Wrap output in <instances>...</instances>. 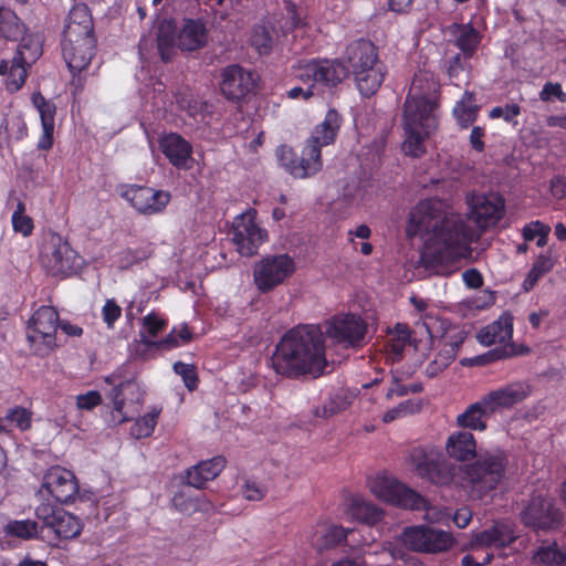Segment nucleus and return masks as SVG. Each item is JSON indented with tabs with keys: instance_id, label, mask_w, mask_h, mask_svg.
I'll return each mask as SVG.
<instances>
[{
	"instance_id": "obj_1",
	"label": "nucleus",
	"mask_w": 566,
	"mask_h": 566,
	"mask_svg": "<svg viewBox=\"0 0 566 566\" xmlns=\"http://www.w3.org/2000/svg\"><path fill=\"white\" fill-rule=\"evenodd\" d=\"M468 220L450 210L440 199H428L415 206L409 214L407 232L420 235L423 248L419 264L429 273L449 275L453 265L465 256L468 242L479 238V229L495 226L504 214V200L497 193L468 198Z\"/></svg>"
},
{
	"instance_id": "obj_2",
	"label": "nucleus",
	"mask_w": 566,
	"mask_h": 566,
	"mask_svg": "<svg viewBox=\"0 0 566 566\" xmlns=\"http://www.w3.org/2000/svg\"><path fill=\"white\" fill-rule=\"evenodd\" d=\"M273 369L287 378L325 373L324 333L317 325H302L290 329L276 345L271 357Z\"/></svg>"
},
{
	"instance_id": "obj_3",
	"label": "nucleus",
	"mask_w": 566,
	"mask_h": 566,
	"mask_svg": "<svg viewBox=\"0 0 566 566\" xmlns=\"http://www.w3.org/2000/svg\"><path fill=\"white\" fill-rule=\"evenodd\" d=\"M439 83L428 72L415 75L405 102L402 149L406 155L420 157L426 153L424 139L437 128L434 114Z\"/></svg>"
},
{
	"instance_id": "obj_4",
	"label": "nucleus",
	"mask_w": 566,
	"mask_h": 566,
	"mask_svg": "<svg viewBox=\"0 0 566 566\" xmlns=\"http://www.w3.org/2000/svg\"><path fill=\"white\" fill-rule=\"evenodd\" d=\"M339 127V114L335 109H329L324 120L315 127L300 157L285 146L277 149L280 164L295 178L315 175L323 166L321 147L334 143Z\"/></svg>"
},
{
	"instance_id": "obj_5",
	"label": "nucleus",
	"mask_w": 566,
	"mask_h": 566,
	"mask_svg": "<svg viewBox=\"0 0 566 566\" xmlns=\"http://www.w3.org/2000/svg\"><path fill=\"white\" fill-rule=\"evenodd\" d=\"M507 457L503 451L483 452L462 467L461 485L472 499L481 500L496 489L505 475Z\"/></svg>"
},
{
	"instance_id": "obj_6",
	"label": "nucleus",
	"mask_w": 566,
	"mask_h": 566,
	"mask_svg": "<svg viewBox=\"0 0 566 566\" xmlns=\"http://www.w3.org/2000/svg\"><path fill=\"white\" fill-rule=\"evenodd\" d=\"M347 74V69L338 60H313L298 67L297 76L307 87H293L289 97L304 99L322 94L321 87H333L340 83Z\"/></svg>"
},
{
	"instance_id": "obj_7",
	"label": "nucleus",
	"mask_w": 566,
	"mask_h": 566,
	"mask_svg": "<svg viewBox=\"0 0 566 566\" xmlns=\"http://www.w3.org/2000/svg\"><path fill=\"white\" fill-rule=\"evenodd\" d=\"M370 491L381 501L410 510H426V517H430L431 507L416 491L409 489L392 476L377 475L370 482Z\"/></svg>"
},
{
	"instance_id": "obj_8",
	"label": "nucleus",
	"mask_w": 566,
	"mask_h": 566,
	"mask_svg": "<svg viewBox=\"0 0 566 566\" xmlns=\"http://www.w3.org/2000/svg\"><path fill=\"white\" fill-rule=\"evenodd\" d=\"M518 516L524 526L545 533L559 528L564 520L554 500L542 494H533Z\"/></svg>"
},
{
	"instance_id": "obj_9",
	"label": "nucleus",
	"mask_w": 566,
	"mask_h": 566,
	"mask_svg": "<svg viewBox=\"0 0 566 566\" xmlns=\"http://www.w3.org/2000/svg\"><path fill=\"white\" fill-rule=\"evenodd\" d=\"M295 272V262L287 254L270 255L253 266V281L258 290L268 293Z\"/></svg>"
},
{
	"instance_id": "obj_10",
	"label": "nucleus",
	"mask_w": 566,
	"mask_h": 566,
	"mask_svg": "<svg viewBox=\"0 0 566 566\" xmlns=\"http://www.w3.org/2000/svg\"><path fill=\"white\" fill-rule=\"evenodd\" d=\"M59 314L52 306H41L29 319L27 338L38 352H51L56 346Z\"/></svg>"
},
{
	"instance_id": "obj_11",
	"label": "nucleus",
	"mask_w": 566,
	"mask_h": 566,
	"mask_svg": "<svg viewBox=\"0 0 566 566\" xmlns=\"http://www.w3.org/2000/svg\"><path fill=\"white\" fill-rule=\"evenodd\" d=\"M41 260L46 271L54 276L71 275L75 273L82 264L81 256L66 241L57 235L50 239L42 253Z\"/></svg>"
},
{
	"instance_id": "obj_12",
	"label": "nucleus",
	"mask_w": 566,
	"mask_h": 566,
	"mask_svg": "<svg viewBox=\"0 0 566 566\" xmlns=\"http://www.w3.org/2000/svg\"><path fill=\"white\" fill-rule=\"evenodd\" d=\"M367 331L366 323L355 314L334 316L328 323L325 334L338 344L359 347L364 344Z\"/></svg>"
},
{
	"instance_id": "obj_13",
	"label": "nucleus",
	"mask_w": 566,
	"mask_h": 566,
	"mask_svg": "<svg viewBox=\"0 0 566 566\" xmlns=\"http://www.w3.org/2000/svg\"><path fill=\"white\" fill-rule=\"evenodd\" d=\"M258 75L238 64L229 65L222 70L220 90L229 101H241L256 86Z\"/></svg>"
},
{
	"instance_id": "obj_14",
	"label": "nucleus",
	"mask_w": 566,
	"mask_h": 566,
	"mask_svg": "<svg viewBox=\"0 0 566 566\" xmlns=\"http://www.w3.org/2000/svg\"><path fill=\"white\" fill-rule=\"evenodd\" d=\"M109 397L114 405L112 420L115 423L130 420L132 413L138 410L137 407L143 401V392L133 380L120 382L111 391Z\"/></svg>"
},
{
	"instance_id": "obj_15",
	"label": "nucleus",
	"mask_w": 566,
	"mask_h": 566,
	"mask_svg": "<svg viewBox=\"0 0 566 566\" xmlns=\"http://www.w3.org/2000/svg\"><path fill=\"white\" fill-rule=\"evenodd\" d=\"M42 486L57 502L67 504L78 494V484L74 473L60 465L50 468L44 476Z\"/></svg>"
},
{
	"instance_id": "obj_16",
	"label": "nucleus",
	"mask_w": 566,
	"mask_h": 566,
	"mask_svg": "<svg viewBox=\"0 0 566 566\" xmlns=\"http://www.w3.org/2000/svg\"><path fill=\"white\" fill-rule=\"evenodd\" d=\"M232 241L243 256H252L265 241L266 232L259 228L251 216L241 214L233 224Z\"/></svg>"
},
{
	"instance_id": "obj_17",
	"label": "nucleus",
	"mask_w": 566,
	"mask_h": 566,
	"mask_svg": "<svg viewBox=\"0 0 566 566\" xmlns=\"http://www.w3.org/2000/svg\"><path fill=\"white\" fill-rule=\"evenodd\" d=\"M123 197L140 213L154 214L160 212L169 202L170 196L165 191H156L148 187L130 186Z\"/></svg>"
},
{
	"instance_id": "obj_18",
	"label": "nucleus",
	"mask_w": 566,
	"mask_h": 566,
	"mask_svg": "<svg viewBox=\"0 0 566 566\" xmlns=\"http://www.w3.org/2000/svg\"><path fill=\"white\" fill-rule=\"evenodd\" d=\"M531 394V386L524 381L506 385L493 390L483 397V403L488 405L493 412L497 409L511 408L522 402Z\"/></svg>"
},
{
	"instance_id": "obj_19",
	"label": "nucleus",
	"mask_w": 566,
	"mask_h": 566,
	"mask_svg": "<svg viewBox=\"0 0 566 566\" xmlns=\"http://www.w3.org/2000/svg\"><path fill=\"white\" fill-rule=\"evenodd\" d=\"M344 61L352 73L380 62L378 50L367 39H358L347 44L344 52Z\"/></svg>"
},
{
	"instance_id": "obj_20",
	"label": "nucleus",
	"mask_w": 566,
	"mask_h": 566,
	"mask_svg": "<svg viewBox=\"0 0 566 566\" xmlns=\"http://www.w3.org/2000/svg\"><path fill=\"white\" fill-rule=\"evenodd\" d=\"M163 154L169 163L177 168L190 169L192 166V147L180 135L171 133L160 139L159 143Z\"/></svg>"
},
{
	"instance_id": "obj_21",
	"label": "nucleus",
	"mask_w": 566,
	"mask_h": 566,
	"mask_svg": "<svg viewBox=\"0 0 566 566\" xmlns=\"http://www.w3.org/2000/svg\"><path fill=\"white\" fill-rule=\"evenodd\" d=\"M226 467L221 455L203 460L186 471L185 483L196 489H203L206 483L214 480Z\"/></svg>"
},
{
	"instance_id": "obj_22",
	"label": "nucleus",
	"mask_w": 566,
	"mask_h": 566,
	"mask_svg": "<svg viewBox=\"0 0 566 566\" xmlns=\"http://www.w3.org/2000/svg\"><path fill=\"white\" fill-rule=\"evenodd\" d=\"M464 337L461 333L444 335L439 339V353L436 358L428 365L427 374L430 377L446 369L457 357L458 350L462 345Z\"/></svg>"
},
{
	"instance_id": "obj_23",
	"label": "nucleus",
	"mask_w": 566,
	"mask_h": 566,
	"mask_svg": "<svg viewBox=\"0 0 566 566\" xmlns=\"http://www.w3.org/2000/svg\"><path fill=\"white\" fill-rule=\"evenodd\" d=\"M208 40L207 29L200 20H186L177 34V48L185 52H192L206 46Z\"/></svg>"
},
{
	"instance_id": "obj_24",
	"label": "nucleus",
	"mask_w": 566,
	"mask_h": 566,
	"mask_svg": "<svg viewBox=\"0 0 566 566\" xmlns=\"http://www.w3.org/2000/svg\"><path fill=\"white\" fill-rule=\"evenodd\" d=\"M64 60L72 73H80L85 70L95 54L96 40L67 45L61 43Z\"/></svg>"
},
{
	"instance_id": "obj_25",
	"label": "nucleus",
	"mask_w": 566,
	"mask_h": 566,
	"mask_svg": "<svg viewBox=\"0 0 566 566\" xmlns=\"http://www.w3.org/2000/svg\"><path fill=\"white\" fill-rule=\"evenodd\" d=\"M359 93L365 97H370L379 90L387 74L386 65L382 61L352 73Z\"/></svg>"
},
{
	"instance_id": "obj_26",
	"label": "nucleus",
	"mask_w": 566,
	"mask_h": 566,
	"mask_svg": "<svg viewBox=\"0 0 566 566\" xmlns=\"http://www.w3.org/2000/svg\"><path fill=\"white\" fill-rule=\"evenodd\" d=\"M32 103L40 113L43 134L39 140L38 148L48 150L53 145L54 116L56 107L54 103L46 101L41 93L32 95Z\"/></svg>"
},
{
	"instance_id": "obj_27",
	"label": "nucleus",
	"mask_w": 566,
	"mask_h": 566,
	"mask_svg": "<svg viewBox=\"0 0 566 566\" xmlns=\"http://www.w3.org/2000/svg\"><path fill=\"white\" fill-rule=\"evenodd\" d=\"M349 534H353V531H346L336 525L317 524L311 536V545L318 552H323L337 546Z\"/></svg>"
},
{
	"instance_id": "obj_28",
	"label": "nucleus",
	"mask_w": 566,
	"mask_h": 566,
	"mask_svg": "<svg viewBox=\"0 0 566 566\" xmlns=\"http://www.w3.org/2000/svg\"><path fill=\"white\" fill-rule=\"evenodd\" d=\"M82 524L80 520L71 513L57 510L56 518L46 531L48 539L51 535L55 539H71L81 534Z\"/></svg>"
},
{
	"instance_id": "obj_29",
	"label": "nucleus",
	"mask_w": 566,
	"mask_h": 566,
	"mask_svg": "<svg viewBox=\"0 0 566 566\" xmlns=\"http://www.w3.org/2000/svg\"><path fill=\"white\" fill-rule=\"evenodd\" d=\"M515 539L516 536L507 524L496 523L491 528L476 534L475 544L481 547L502 548Z\"/></svg>"
},
{
	"instance_id": "obj_30",
	"label": "nucleus",
	"mask_w": 566,
	"mask_h": 566,
	"mask_svg": "<svg viewBox=\"0 0 566 566\" xmlns=\"http://www.w3.org/2000/svg\"><path fill=\"white\" fill-rule=\"evenodd\" d=\"M446 32L453 36L454 44L463 54L472 56L480 42V33L471 24L452 23Z\"/></svg>"
},
{
	"instance_id": "obj_31",
	"label": "nucleus",
	"mask_w": 566,
	"mask_h": 566,
	"mask_svg": "<svg viewBox=\"0 0 566 566\" xmlns=\"http://www.w3.org/2000/svg\"><path fill=\"white\" fill-rule=\"evenodd\" d=\"M176 25L170 20H161L158 25L157 49L163 62L172 61L177 46Z\"/></svg>"
},
{
	"instance_id": "obj_32",
	"label": "nucleus",
	"mask_w": 566,
	"mask_h": 566,
	"mask_svg": "<svg viewBox=\"0 0 566 566\" xmlns=\"http://www.w3.org/2000/svg\"><path fill=\"white\" fill-rule=\"evenodd\" d=\"M513 326L509 318L499 319L480 329L478 340L486 346L505 344L512 338Z\"/></svg>"
},
{
	"instance_id": "obj_33",
	"label": "nucleus",
	"mask_w": 566,
	"mask_h": 566,
	"mask_svg": "<svg viewBox=\"0 0 566 566\" xmlns=\"http://www.w3.org/2000/svg\"><path fill=\"white\" fill-rule=\"evenodd\" d=\"M447 451L450 457L465 461L475 455L476 444L474 437L471 432L461 431L453 434L448 439Z\"/></svg>"
},
{
	"instance_id": "obj_34",
	"label": "nucleus",
	"mask_w": 566,
	"mask_h": 566,
	"mask_svg": "<svg viewBox=\"0 0 566 566\" xmlns=\"http://www.w3.org/2000/svg\"><path fill=\"white\" fill-rule=\"evenodd\" d=\"M488 405L483 403V398L469 406V408L457 418V423L462 428L472 430H484L486 428L485 418L492 415Z\"/></svg>"
},
{
	"instance_id": "obj_35",
	"label": "nucleus",
	"mask_w": 566,
	"mask_h": 566,
	"mask_svg": "<svg viewBox=\"0 0 566 566\" xmlns=\"http://www.w3.org/2000/svg\"><path fill=\"white\" fill-rule=\"evenodd\" d=\"M28 66L29 65L23 61H18L15 55L12 59L10 66L9 62L1 61L0 75L7 74L6 87L9 92H17L23 86L28 75Z\"/></svg>"
},
{
	"instance_id": "obj_36",
	"label": "nucleus",
	"mask_w": 566,
	"mask_h": 566,
	"mask_svg": "<svg viewBox=\"0 0 566 566\" xmlns=\"http://www.w3.org/2000/svg\"><path fill=\"white\" fill-rule=\"evenodd\" d=\"M94 24L86 4H75L69 12L63 33L93 32Z\"/></svg>"
},
{
	"instance_id": "obj_37",
	"label": "nucleus",
	"mask_w": 566,
	"mask_h": 566,
	"mask_svg": "<svg viewBox=\"0 0 566 566\" xmlns=\"http://www.w3.org/2000/svg\"><path fill=\"white\" fill-rule=\"evenodd\" d=\"M349 511L356 520L368 525L377 524L384 516L381 509L360 496L352 499Z\"/></svg>"
},
{
	"instance_id": "obj_38",
	"label": "nucleus",
	"mask_w": 566,
	"mask_h": 566,
	"mask_svg": "<svg viewBox=\"0 0 566 566\" xmlns=\"http://www.w3.org/2000/svg\"><path fill=\"white\" fill-rule=\"evenodd\" d=\"M25 33V27L18 15L8 8H0V38L18 41Z\"/></svg>"
},
{
	"instance_id": "obj_39",
	"label": "nucleus",
	"mask_w": 566,
	"mask_h": 566,
	"mask_svg": "<svg viewBox=\"0 0 566 566\" xmlns=\"http://www.w3.org/2000/svg\"><path fill=\"white\" fill-rule=\"evenodd\" d=\"M534 564L544 566H566V552L559 549L556 542L538 547L533 554Z\"/></svg>"
},
{
	"instance_id": "obj_40",
	"label": "nucleus",
	"mask_w": 566,
	"mask_h": 566,
	"mask_svg": "<svg viewBox=\"0 0 566 566\" xmlns=\"http://www.w3.org/2000/svg\"><path fill=\"white\" fill-rule=\"evenodd\" d=\"M471 55L463 53H457L447 61V71L449 77L454 82L457 86L467 83L469 80L470 65L468 63Z\"/></svg>"
},
{
	"instance_id": "obj_41",
	"label": "nucleus",
	"mask_w": 566,
	"mask_h": 566,
	"mask_svg": "<svg viewBox=\"0 0 566 566\" xmlns=\"http://www.w3.org/2000/svg\"><path fill=\"white\" fill-rule=\"evenodd\" d=\"M452 544L453 539L448 532L428 527L424 542V553H441L448 551Z\"/></svg>"
},
{
	"instance_id": "obj_42",
	"label": "nucleus",
	"mask_w": 566,
	"mask_h": 566,
	"mask_svg": "<svg viewBox=\"0 0 566 566\" xmlns=\"http://www.w3.org/2000/svg\"><path fill=\"white\" fill-rule=\"evenodd\" d=\"M6 533L24 541L41 537V530L35 521H11L6 526Z\"/></svg>"
},
{
	"instance_id": "obj_43",
	"label": "nucleus",
	"mask_w": 566,
	"mask_h": 566,
	"mask_svg": "<svg viewBox=\"0 0 566 566\" xmlns=\"http://www.w3.org/2000/svg\"><path fill=\"white\" fill-rule=\"evenodd\" d=\"M349 405L350 395L345 391H339L328 398V400L323 405L322 410L316 408L314 410V415L316 417L329 418L346 410Z\"/></svg>"
},
{
	"instance_id": "obj_44",
	"label": "nucleus",
	"mask_w": 566,
	"mask_h": 566,
	"mask_svg": "<svg viewBox=\"0 0 566 566\" xmlns=\"http://www.w3.org/2000/svg\"><path fill=\"white\" fill-rule=\"evenodd\" d=\"M21 44L18 48L15 56L18 61H23L28 65L34 63L42 54L41 42L38 36H24L20 38Z\"/></svg>"
},
{
	"instance_id": "obj_45",
	"label": "nucleus",
	"mask_w": 566,
	"mask_h": 566,
	"mask_svg": "<svg viewBox=\"0 0 566 566\" xmlns=\"http://www.w3.org/2000/svg\"><path fill=\"white\" fill-rule=\"evenodd\" d=\"M554 266V262L549 255L541 254L534 262L531 271L528 272L523 287L525 291L532 290L537 281Z\"/></svg>"
},
{
	"instance_id": "obj_46",
	"label": "nucleus",
	"mask_w": 566,
	"mask_h": 566,
	"mask_svg": "<svg viewBox=\"0 0 566 566\" xmlns=\"http://www.w3.org/2000/svg\"><path fill=\"white\" fill-rule=\"evenodd\" d=\"M427 530L424 526L407 528L400 536L401 542L409 549L424 553Z\"/></svg>"
},
{
	"instance_id": "obj_47",
	"label": "nucleus",
	"mask_w": 566,
	"mask_h": 566,
	"mask_svg": "<svg viewBox=\"0 0 566 566\" xmlns=\"http://www.w3.org/2000/svg\"><path fill=\"white\" fill-rule=\"evenodd\" d=\"M422 478L438 485H447L452 481V473L446 462L436 459L430 465L428 474Z\"/></svg>"
},
{
	"instance_id": "obj_48",
	"label": "nucleus",
	"mask_w": 566,
	"mask_h": 566,
	"mask_svg": "<svg viewBox=\"0 0 566 566\" xmlns=\"http://www.w3.org/2000/svg\"><path fill=\"white\" fill-rule=\"evenodd\" d=\"M251 44L260 54H268L273 46V38L270 30L264 25H258L253 29Z\"/></svg>"
},
{
	"instance_id": "obj_49",
	"label": "nucleus",
	"mask_w": 566,
	"mask_h": 566,
	"mask_svg": "<svg viewBox=\"0 0 566 566\" xmlns=\"http://www.w3.org/2000/svg\"><path fill=\"white\" fill-rule=\"evenodd\" d=\"M158 415L156 412L148 413L138 419L130 428V434L136 439L149 437L156 426Z\"/></svg>"
},
{
	"instance_id": "obj_50",
	"label": "nucleus",
	"mask_w": 566,
	"mask_h": 566,
	"mask_svg": "<svg viewBox=\"0 0 566 566\" xmlns=\"http://www.w3.org/2000/svg\"><path fill=\"white\" fill-rule=\"evenodd\" d=\"M436 459L422 449H413L410 452V461L418 475L428 474L429 468Z\"/></svg>"
},
{
	"instance_id": "obj_51",
	"label": "nucleus",
	"mask_w": 566,
	"mask_h": 566,
	"mask_svg": "<svg viewBox=\"0 0 566 566\" xmlns=\"http://www.w3.org/2000/svg\"><path fill=\"white\" fill-rule=\"evenodd\" d=\"M35 515L42 521V526L39 527L41 530V538L45 539L48 537L46 531L53 523V520L56 518L57 510L50 503H42L35 509Z\"/></svg>"
},
{
	"instance_id": "obj_52",
	"label": "nucleus",
	"mask_w": 566,
	"mask_h": 566,
	"mask_svg": "<svg viewBox=\"0 0 566 566\" xmlns=\"http://www.w3.org/2000/svg\"><path fill=\"white\" fill-rule=\"evenodd\" d=\"M174 370L184 379L185 386L189 390H193L198 386V377L193 365L177 361L174 364Z\"/></svg>"
},
{
	"instance_id": "obj_53",
	"label": "nucleus",
	"mask_w": 566,
	"mask_h": 566,
	"mask_svg": "<svg viewBox=\"0 0 566 566\" xmlns=\"http://www.w3.org/2000/svg\"><path fill=\"white\" fill-rule=\"evenodd\" d=\"M453 112L459 125L462 128H467L475 120L478 108L475 105H467L464 102H460L457 104Z\"/></svg>"
},
{
	"instance_id": "obj_54",
	"label": "nucleus",
	"mask_w": 566,
	"mask_h": 566,
	"mask_svg": "<svg viewBox=\"0 0 566 566\" xmlns=\"http://www.w3.org/2000/svg\"><path fill=\"white\" fill-rule=\"evenodd\" d=\"M521 114V107L517 104H507L505 106H496L491 109L490 117L491 118H500L503 117L505 122L517 124L515 117Z\"/></svg>"
},
{
	"instance_id": "obj_55",
	"label": "nucleus",
	"mask_w": 566,
	"mask_h": 566,
	"mask_svg": "<svg viewBox=\"0 0 566 566\" xmlns=\"http://www.w3.org/2000/svg\"><path fill=\"white\" fill-rule=\"evenodd\" d=\"M172 502L177 510L186 514H190L200 507V501L187 496L184 491L176 493Z\"/></svg>"
},
{
	"instance_id": "obj_56",
	"label": "nucleus",
	"mask_w": 566,
	"mask_h": 566,
	"mask_svg": "<svg viewBox=\"0 0 566 566\" xmlns=\"http://www.w3.org/2000/svg\"><path fill=\"white\" fill-rule=\"evenodd\" d=\"M7 420L19 429L25 430L30 427L31 413L25 408L17 407L8 412Z\"/></svg>"
},
{
	"instance_id": "obj_57",
	"label": "nucleus",
	"mask_w": 566,
	"mask_h": 566,
	"mask_svg": "<svg viewBox=\"0 0 566 566\" xmlns=\"http://www.w3.org/2000/svg\"><path fill=\"white\" fill-rule=\"evenodd\" d=\"M552 97H556L560 102H566V93L562 90L559 83L547 82L539 92V98L543 102H549Z\"/></svg>"
},
{
	"instance_id": "obj_58",
	"label": "nucleus",
	"mask_w": 566,
	"mask_h": 566,
	"mask_svg": "<svg viewBox=\"0 0 566 566\" xmlns=\"http://www.w3.org/2000/svg\"><path fill=\"white\" fill-rule=\"evenodd\" d=\"M102 403V396L96 390L87 391L86 394L76 397V406L82 410H92Z\"/></svg>"
},
{
	"instance_id": "obj_59",
	"label": "nucleus",
	"mask_w": 566,
	"mask_h": 566,
	"mask_svg": "<svg viewBox=\"0 0 566 566\" xmlns=\"http://www.w3.org/2000/svg\"><path fill=\"white\" fill-rule=\"evenodd\" d=\"M120 314L122 308L113 298L107 300L102 308L103 321L109 328L114 326V323L120 316Z\"/></svg>"
},
{
	"instance_id": "obj_60",
	"label": "nucleus",
	"mask_w": 566,
	"mask_h": 566,
	"mask_svg": "<svg viewBox=\"0 0 566 566\" xmlns=\"http://www.w3.org/2000/svg\"><path fill=\"white\" fill-rule=\"evenodd\" d=\"M410 339V331L406 324L398 323L394 328L392 349L401 352Z\"/></svg>"
},
{
	"instance_id": "obj_61",
	"label": "nucleus",
	"mask_w": 566,
	"mask_h": 566,
	"mask_svg": "<svg viewBox=\"0 0 566 566\" xmlns=\"http://www.w3.org/2000/svg\"><path fill=\"white\" fill-rule=\"evenodd\" d=\"M242 494L249 501H260L265 496L266 489L255 482L245 481Z\"/></svg>"
},
{
	"instance_id": "obj_62",
	"label": "nucleus",
	"mask_w": 566,
	"mask_h": 566,
	"mask_svg": "<svg viewBox=\"0 0 566 566\" xmlns=\"http://www.w3.org/2000/svg\"><path fill=\"white\" fill-rule=\"evenodd\" d=\"M12 226L14 231L21 232L23 235L31 234L33 229L32 219L25 214H19V212H13Z\"/></svg>"
},
{
	"instance_id": "obj_63",
	"label": "nucleus",
	"mask_w": 566,
	"mask_h": 566,
	"mask_svg": "<svg viewBox=\"0 0 566 566\" xmlns=\"http://www.w3.org/2000/svg\"><path fill=\"white\" fill-rule=\"evenodd\" d=\"M394 381H395L396 386L388 390V392L386 395L387 398H391L395 395L398 397H402L409 392L418 394V392L422 391V389H423V387L420 382H415L409 386L399 385L398 379L396 377H394Z\"/></svg>"
},
{
	"instance_id": "obj_64",
	"label": "nucleus",
	"mask_w": 566,
	"mask_h": 566,
	"mask_svg": "<svg viewBox=\"0 0 566 566\" xmlns=\"http://www.w3.org/2000/svg\"><path fill=\"white\" fill-rule=\"evenodd\" d=\"M143 321L144 326L153 337L157 336L166 326V322L154 313L146 315Z\"/></svg>"
}]
</instances>
